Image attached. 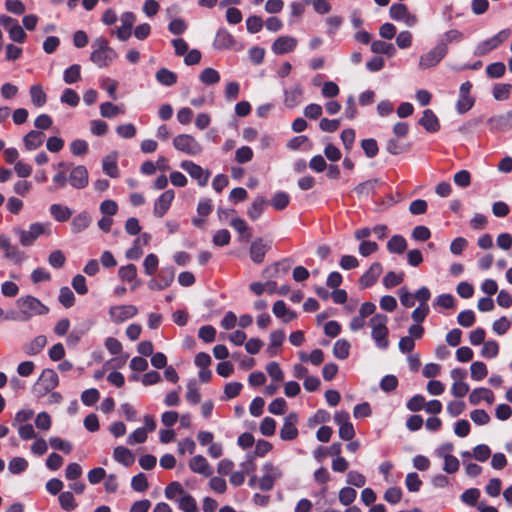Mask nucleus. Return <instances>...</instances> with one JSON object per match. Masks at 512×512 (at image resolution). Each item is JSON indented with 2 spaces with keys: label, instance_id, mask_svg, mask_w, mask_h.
Here are the masks:
<instances>
[{
  "label": "nucleus",
  "instance_id": "1",
  "mask_svg": "<svg viewBox=\"0 0 512 512\" xmlns=\"http://www.w3.org/2000/svg\"><path fill=\"white\" fill-rule=\"evenodd\" d=\"M18 311L12 312L6 319L15 321L26 322L32 317L46 315L49 312V308L44 305L39 299L33 296L20 297L16 301Z\"/></svg>",
  "mask_w": 512,
  "mask_h": 512
},
{
  "label": "nucleus",
  "instance_id": "2",
  "mask_svg": "<svg viewBox=\"0 0 512 512\" xmlns=\"http://www.w3.org/2000/svg\"><path fill=\"white\" fill-rule=\"evenodd\" d=\"M388 317L385 314H374L369 320L371 328V337L377 348L386 350L389 347V330L387 327Z\"/></svg>",
  "mask_w": 512,
  "mask_h": 512
},
{
  "label": "nucleus",
  "instance_id": "3",
  "mask_svg": "<svg viewBox=\"0 0 512 512\" xmlns=\"http://www.w3.org/2000/svg\"><path fill=\"white\" fill-rule=\"evenodd\" d=\"M93 51L90 60L100 68L109 66L116 58L117 53L109 46L108 41L97 38L92 44Z\"/></svg>",
  "mask_w": 512,
  "mask_h": 512
},
{
  "label": "nucleus",
  "instance_id": "4",
  "mask_svg": "<svg viewBox=\"0 0 512 512\" xmlns=\"http://www.w3.org/2000/svg\"><path fill=\"white\" fill-rule=\"evenodd\" d=\"M15 234L19 237V242L24 247L31 246L40 236L51 234L50 223L35 222L29 226L28 230L21 228L14 229Z\"/></svg>",
  "mask_w": 512,
  "mask_h": 512
},
{
  "label": "nucleus",
  "instance_id": "5",
  "mask_svg": "<svg viewBox=\"0 0 512 512\" xmlns=\"http://www.w3.org/2000/svg\"><path fill=\"white\" fill-rule=\"evenodd\" d=\"M452 41L451 38L442 40L435 48L420 57L419 67L427 69L437 65L447 53V44Z\"/></svg>",
  "mask_w": 512,
  "mask_h": 512
},
{
  "label": "nucleus",
  "instance_id": "6",
  "mask_svg": "<svg viewBox=\"0 0 512 512\" xmlns=\"http://www.w3.org/2000/svg\"><path fill=\"white\" fill-rule=\"evenodd\" d=\"M173 146L176 150L189 156H197L202 153V145L189 134H180L174 137Z\"/></svg>",
  "mask_w": 512,
  "mask_h": 512
},
{
  "label": "nucleus",
  "instance_id": "7",
  "mask_svg": "<svg viewBox=\"0 0 512 512\" xmlns=\"http://www.w3.org/2000/svg\"><path fill=\"white\" fill-rule=\"evenodd\" d=\"M58 385V376L52 369H44L33 387L37 396H43Z\"/></svg>",
  "mask_w": 512,
  "mask_h": 512
},
{
  "label": "nucleus",
  "instance_id": "8",
  "mask_svg": "<svg viewBox=\"0 0 512 512\" xmlns=\"http://www.w3.org/2000/svg\"><path fill=\"white\" fill-rule=\"evenodd\" d=\"M263 472L264 474L259 480V488L262 491H270L274 482L282 477V471L279 467L267 462L263 466Z\"/></svg>",
  "mask_w": 512,
  "mask_h": 512
},
{
  "label": "nucleus",
  "instance_id": "9",
  "mask_svg": "<svg viewBox=\"0 0 512 512\" xmlns=\"http://www.w3.org/2000/svg\"><path fill=\"white\" fill-rule=\"evenodd\" d=\"M390 17L395 21H401L406 24L407 27H413L417 22V17L408 11L405 4L394 3L389 9Z\"/></svg>",
  "mask_w": 512,
  "mask_h": 512
},
{
  "label": "nucleus",
  "instance_id": "10",
  "mask_svg": "<svg viewBox=\"0 0 512 512\" xmlns=\"http://www.w3.org/2000/svg\"><path fill=\"white\" fill-rule=\"evenodd\" d=\"M180 167L185 170L193 179L197 180L199 186L204 187L208 183L210 172L204 170L200 165L184 160L180 163Z\"/></svg>",
  "mask_w": 512,
  "mask_h": 512
},
{
  "label": "nucleus",
  "instance_id": "11",
  "mask_svg": "<svg viewBox=\"0 0 512 512\" xmlns=\"http://www.w3.org/2000/svg\"><path fill=\"white\" fill-rule=\"evenodd\" d=\"M487 125L492 132H505L512 129V111L491 116Z\"/></svg>",
  "mask_w": 512,
  "mask_h": 512
},
{
  "label": "nucleus",
  "instance_id": "12",
  "mask_svg": "<svg viewBox=\"0 0 512 512\" xmlns=\"http://www.w3.org/2000/svg\"><path fill=\"white\" fill-rule=\"evenodd\" d=\"M138 313V309L134 305H117L112 306L109 309V315L111 321L120 324L132 317H134Z\"/></svg>",
  "mask_w": 512,
  "mask_h": 512
},
{
  "label": "nucleus",
  "instance_id": "13",
  "mask_svg": "<svg viewBox=\"0 0 512 512\" xmlns=\"http://www.w3.org/2000/svg\"><path fill=\"white\" fill-rule=\"evenodd\" d=\"M298 422V416L296 413L291 412L284 418V423L280 429V438L285 441H290L298 436V429L296 424Z\"/></svg>",
  "mask_w": 512,
  "mask_h": 512
},
{
  "label": "nucleus",
  "instance_id": "14",
  "mask_svg": "<svg viewBox=\"0 0 512 512\" xmlns=\"http://www.w3.org/2000/svg\"><path fill=\"white\" fill-rule=\"evenodd\" d=\"M174 198L175 192L173 190L164 191L154 203V216L157 218H162L169 210Z\"/></svg>",
  "mask_w": 512,
  "mask_h": 512
},
{
  "label": "nucleus",
  "instance_id": "15",
  "mask_svg": "<svg viewBox=\"0 0 512 512\" xmlns=\"http://www.w3.org/2000/svg\"><path fill=\"white\" fill-rule=\"evenodd\" d=\"M213 46L219 50L230 49L238 51L243 48L242 43L234 38L231 34H215Z\"/></svg>",
  "mask_w": 512,
  "mask_h": 512
},
{
  "label": "nucleus",
  "instance_id": "16",
  "mask_svg": "<svg viewBox=\"0 0 512 512\" xmlns=\"http://www.w3.org/2000/svg\"><path fill=\"white\" fill-rule=\"evenodd\" d=\"M383 271L382 265L379 262H374L369 269L360 277V288H368L374 285Z\"/></svg>",
  "mask_w": 512,
  "mask_h": 512
},
{
  "label": "nucleus",
  "instance_id": "17",
  "mask_svg": "<svg viewBox=\"0 0 512 512\" xmlns=\"http://www.w3.org/2000/svg\"><path fill=\"white\" fill-rule=\"evenodd\" d=\"M270 246L266 243L262 238H256L250 245L249 255L251 260L260 264L264 261L266 252L269 250Z\"/></svg>",
  "mask_w": 512,
  "mask_h": 512
},
{
  "label": "nucleus",
  "instance_id": "18",
  "mask_svg": "<svg viewBox=\"0 0 512 512\" xmlns=\"http://www.w3.org/2000/svg\"><path fill=\"white\" fill-rule=\"evenodd\" d=\"M70 185L76 189H83L88 184V171L85 166L74 167L69 175Z\"/></svg>",
  "mask_w": 512,
  "mask_h": 512
},
{
  "label": "nucleus",
  "instance_id": "19",
  "mask_svg": "<svg viewBox=\"0 0 512 512\" xmlns=\"http://www.w3.org/2000/svg\"><path fill=\"white\" fill-rule=\"evenodd\" d=\"M189 468L205 477L212 475L213 470L207 460L202 455H196L189 461Z\"/></svg>",
  "mask_w": 512,
  "mask_h": 512
},
{
  "label": "nucleus",
  "instance_id": "20",
  "mask_svg": "<svg viewBox=\"0 0 512 512\" xmlns=\"http://www.w3.org/2000/svg\"><path fill=\"white\" fill-rule=\"evenodd\" d=\"M419 125L430 133H435L440 129L439 120L430 109L424 110L422 117L419 119Z\"/></svg>",
  "mask_w": 512,
  "mask_h": 512
},
{
  "label": "nucleus",
  "instance_id": "21",
  "mask_svg": "<svg viewBox=\"0 0 512 512\" xmlns=\"http://www.w3.org/2000/svg\"><path fill=\"white\" fill-rule=\"evenodd\" d=\"M45 140V134L38 130H32L23 138L24 147L28 151H34L42 146Z\"/></svg>",
  "mask_w": 512,
  "mask_h": 512
},
{
  "label": "nucleus",
  "instance_id": "22",
  "mask_svg": "<svg viewBox=\"0 0 512 512\" xmlns=\"http://www.w3.org/2000/svg\"><path fill=\"white\" fill-rule=\"evenodd\" d=\"M273 314L281 319L284 323H288L296 318V313L289 308H287L286 304L282 300H278L273 304L272 307Z\"/></svg>",
  "mask_w": 512,
  "mask_h": 512
},
{
  "label": "nucleus",
  "instance_id": "23",
  "mask_svg": "<svg viewBox=\"0 0 512 512\" xmlns=\"http://www.w3.org/2000/svg\"><path fill=\"white\" fill-rule=\"evenodd\" d=\"M296 40L290 36H281L275 40L272 49L276 54H284L292 51L296 46Z\"/></svg>",
  "mask_w": 512,
  "mask_h": 512
},
{
  "label": "nucleus",
  "instance_id": "24",
  "mask_svg": "<svg viewBox=\"0 0 512 512\" xmlns=\"http://www.w3.org/2000/svg\"><path fill=\"white\" fill-rule=\"evenodd\" d=\"M504 40L505 38H501L500 35H494L488 40L481 42L477 45L475 49V55L483 56L489 53L490 51L497 48Z\"/></svg>",
  "mask_w": 512,
  "mask_h": 512
},
{
  "label": "nucleus",
  "instance_id": "25",
  "mask_svg": "<svg viewBox=\"0 0 512 512\" xmlns=\"http://www.w3.org/2000/svg\"><path fill=\"white\" fill-rule=\"evenodd\" d=\"M481 400H485L488 404L494 402V394L487 388H476L469 395V401L473 405H478Z\"/></svg>",
  "mask_w": 512,
  "mask_h": 512
},
{
  "label": "nucleus",
  "instance_id": "26",
  "mask_svg": "<svg viewBox=\"0 0 512 512\" xmlns=\"http://www.w3.org/2000/svg\"><path fill=\"white\" fill-rule=\"evenodd\" d=\"M113 458L115 461L126 467L131 466L135 461L134 454L128 448L123 446H117L114 448Z\"/></svg>",
  "mask_w": 512,
  "mask_h": 512
},
{
  "label": "nucleus",
  "instance_id": "27",
  "mask_svg": "<svg viewBox=\"0 0 512 512\" xmlns=\"http://www.w3.org/2000/svg\"><path fill=\"white\" fill-rule=\"evenodd\" d=\"M91 224V217L88 212L83 211L76 215L71 222V229L73 233H80L87 229Z\"/></svg>",
  "mask_w": 512,
  "mask_h": 512
},
{
  "label": "nucleus",
  "instance_id": "28",
  "mask_svg": "<svg viewBox=\"0 0 512 512\" xmlns=\"http://www.w3.org/2000/svg\"><path fill=\"white\" fill-rule=\"evenodd\" d=\"M47 344V338L44 335L35 337L31 342L24 346V352L29 356L39 354Z\"/></svg>",
  "mask_w": 512,
  "mask_h": 512
},
{
  "label": "nucleus",
  "instance_id": "29",
  "mask_svg": "<svg viewBox=\"0 0 512 512\" xmlns=\"http://www.w3.org/2000/svg\"><path fill=\"white\" fill-rule=\"evenodd\" d=\"M378 185L377 179H369L358 184L353 192L357 195L358 198H367L370 194H372Z\"/></svg>",
  "mask_w": 512,
  "mask_h": 512
},
{
  "label": "nucleus",
  "instance_id": "30",
  "mask_svg": "<svg viewBox=\"0 0 512 512\" xmlns=\"http://www.w3.org/2000/svg\"><path fill=\"white\" fill-rule=\"evenodd\" d=\"M102 169L106 175L112 178H116L119 175V170L117 166V155L110 154L107 155L102 161Z\"/></svg>",
  "mask_w": 512,
  "mask_h": 512
},
{
  "label": "nucleus",
  "instance_id": "31",
  "mask_svg": "<svg viewBox=\"0 0 512 512\" xmlns=\"http://www.w3.org/2000/svg\"><path fill=\"white\" fill-rule=\"evenodd\" d=\"M49 210L52 217L59 222H65L72 216V210L61 204H52Z\"/></svg>",
  "mask_w": 512,
  "mask_h": 512
},
{
  "label": "nucleus",
  "instance_id": "32",
  "mask_svg": "<svg viewBox=\"0 0 512 512\" xmlns=\"http://www.w3.org/2000/svg\"><path fill=\"white\" fill-rule=\"evenodd\" d=\"M179 509L183 512H199L196 500L187 492L176 499Z\"/></svg>",
  "mask_w": 512,
  "mask_h": 512
},
{
  "label": "nucleus",
  "instance_id": "33",
  "mask_svg": "<svg viewBox=\"0 0 512 512\" xmlns=\"http://www.w3.org/2000/svg\"><path fill=\"white\" fill-rule=\"evenodd\" d=\"M407 248V242L401 235H394L387 242V249L390 253L401 254Z\"/></svg>",
  "mask_w": 512,
  "mask_h": 512
},
{
  "label": "nucleus",
  "instance_id": "34",
  "mask_svg": "<svg viewBox=\"0 0 512 512\" xmlns=\"http://www.w3.org/2000/svg\"><path fill=\"white\" fill-rule=\"evenodd\" d=\"M31 102L36 107H42L45 105L47 96L41 85H32L29 90Z\"/></svg>",
  "mask_w": 512,
  "mask_h": 512
},
{
  "label": "nucleus",
  "instance_id": "35",
  "mask_svg": "<svg viewBox=\"0 0 512 512\" xmlns=\"http://www.w3.org/2000/svg\"><path fill=\"white\" fill-rule=\"evenodd\" d=\"M302 96V89L299 85L294 86L291 89L285 90V105L288 108L295 107L299 102Z\"/></svg>",
  "mask_w": 512,
  "mask_h": 512
},
{
  "label": "nucleus",
  "instance_id": "36",
  "mask_svg": "<svg viewBox=\"0 0 512 512\" xmlns=\"http://www.w3.org/2000/svg\"><path fill=\"white\" fill-rule=\"evenodd\" d=\"M265 204L266 199L263 196H257L247 210V215L250 217V219H258L263 212Z\"/></svg>",
  "mask_w": 512,
  "mask_h": 512
},
{
  "label": "nucleus",
  "instance_id": "37",
  "mask_svg": "<svg viewBox=\"0 0 512 512\" xmlns=\"http://www.w3.org/2000/svg\"><path fill=\"white\" fill-rule=\"evenodd\" d=\"M124 112L125 110L122 106L114 105L111 102H104L100 105V114L105 118H114Z\"/></svg>",
  "mask_w": 512,
  "mask_h": 512
},
{
  "label": "nucleus",
  "instance_id": "38",
  "mask_svg": "<svg viewBox=\"0 0 512 512\" xmlns=\"http://www.w3.org/2000/svg\"><path fill=\"white\" fill-rule=\"evenodd\" d=\"M155 77L158 82L165 86H172L177 82V75L166 68L159 69Z\"/></svg>",
  "mask_w": 512,
  "mask_h": 512
},
{
  "label": "nucleus",
  "instance_id": "39",
  "mask_svg": "<svg viewBox=\"0 0 512 512\" xmlns=\"http://www.w3.org/2000/svg\"><path fill=\"white\" fill-rule=\"evenodd\" d=\"M230 226L234 228L238 233H240V239L243 241H248L251 237V233L249 232V228L246 222L239 217H235L231 220Z\"/></svg>",
  "mask_w": 512,
  "mask_h": 512
},
{
  "label": "nucleus",
  "instance_id": "40",
  "mask_svg": "<svg viewBox=\"0 0 512 512\" xmlns=\"http://www.w3.org/2000/svg\"><path fill=\"white\" fill-rule=\"evenodd\" d=\"M199 80L205 85H214L220 81V74L214 68H205L200 73Z\"/></svg>",
  "mask_w": 512,
  "mask_h": 512
},
{
  "label": "nucleus",
  "instance_id": "41",
  "mask_svg": "<svg viewBox=\"0 0 512 512\" xmlns=\"http://www.w3.org/2000/svg\"><path fill=\"white\" fill-rule=\"evenodd\" d=\"M350 343L345 339H339L333 347V354L336 358L344 360L349 356Z\"/></svg>",
  "mask_w": 512,
  "mask_h": 512
},
{
  "label": "nucleus",
  "instance_id": "42",
  "mask_svg": "<svg viewBox=\"0 0 512 512\" xmlns=\"http://www.w3.org/2000/svg\"><path fill=\"white\" fill-rule=\"evenodd\" d=\"M371 50L374 53H383L386 55H393L395 53V47L390 42L386 40H378L373 41L371 45Z\"/></svg>",
  "mask_w": 512,
  "mask_h": 512
},
{
  "label": "nucleus",
  "instance_id": "43",
  "mask_svg": "<svg viewBox=\"0 0 512 512\" xmlns=\"http://www.w3.org/2000/svg\"><path fill=\"white\" fill-rule=\"evenodd\" d=\"M0 25L7 30V32H24L18 20L7 15H0Z\"/></svg>",
  "mask_w": 512,
  "mask_h": 512
},
{
  "label": "nucleus",
  "instance_id": "44",
  "mask_svg": "<svg viewBox=\"0 0 512 512\" xmlns=\"http://www.w3.org/2000/svg\"><path fill=\"white\" fill-rule=\"evenodd\" d=\"M135 15L132 12H124L121 17V26L117 28L114 32H131L133 25L135 23Z\"/></svg>",
  "mask_w": 512,
  "mask_h": 512
},
{
  "label": "nucleus",
  "instance_id": "45",
  "mask_svg": "<svg viewBox=\"0 0 512 512\" xmlns=\"http://www.w3.org/2000/svg\"><path fill=\"white\" fill-rule=\"evenodd\" d=\"M512 85L508 83H498L493 88V97L498 101L509 98Z\"/></svg>",
  "mask_w": 512,
  "mask_h": 512
},
{
  "label": "nucleus",
  "instance_id": "46",
  "mask_svg": "<svg viewBox=\"0 0 512 512\" xmlns=\"http://www.w3.org/2000/svg\"><path fill=\"white\" fill-rule=\"evenodd\" d=\"M186 491H184L182 485L179 482H172L165 488V496L169 500H174L176 502V499L178 497L183 496Z\"/></svg>",
  "mask_w": 512,
  "mask_h": 512
},
{
  "label": "nucleus",
  "instance_id": "47",
  "mask_svg": "<svg viewBox=\"0 0 512 512\" xmlns=\"http://www.w3.org/2000/svg\"><path fill=\"white\" fill-rule=\"evenodd\" d=\"M80 69V65L78 64L71 65L67 68L63 75L65 83L73 84L78 82L81 79Z\"/></svg>",
  "mask_w": 512,
  "mask_h": 512
},
{
  "label": "nucleus",
  "instance_id": "48",
  "mask_svg": "<svg viewBox=\"0 0 512 512\" xmlns=\"http://www.w3.org/2000/svg\"><path fill=\"white\" fill-rule=\"evenodd\" d=\"M28 467V462L23 457H14L8 464V469L12 474H20Z\"/></svg>",
  "mask_w": 512,
  "mask_h": 512
},
{
  "label": "nucleus",
  "instance_id": "49",
  "mask_svg": "<svg viewBox=\"0 0 512 512\" xmlns=\"http://www.w3.org/2000/svg\"><path fill=\"white\" fill-rule=\"evenodd\" d=\"M474 98L470 95L459 94V99L456 103V109L459 114H464L469 111L474 105Z\"/></svg>",
  "mask_w": 512,
  "mask_h": 512
},
{
  "label": "nucleus",
  "instance_id": "50",
  "mask_svg": "<svg viewBox=\"0 0 512 512\" xmlns=\"http://www.w3.org/2000/svg\"><path fill=\"white\" fill-rule=\"evenodd\" d=\"M58 499H59V503H60L61 508L66 510V511H72L77 506L73 494L71 492H69V491L62 492L59 495Z\"/></svg>",
  "mask_w": 512,
  "mask_h": 512
},
{
  "label": "nucleus",
  "instance_id": "51",
  "mask_svg": "<svg viewBox=\"0 0 512 512\" xmlns=\"http://www.w3.org/2000/svg\"><path fill=\"white\" fill-rule=\"evenodd\" d=\"M471 377L477 381L484 379L487 376V367L485 363L476 361L471 364Z\"/></svg>",
  "mask_w": 512,
  "mask_h": 512
},
{
  "label": "nucleus",
  "instance_id": "52",
  "mask_svg": "<svg viewBox=\"0 0 512 512\" xmlns=\"http://www.w3.org/2000/svg\"><path fill=\"white\" fill-rule=\"evenodd\" d=\"M253 469L252 463H247L244 465V469L242 471L233 472L230 476V483L233 486H240L244 483L245 473H249L250 470Z\"/></svg>",
  "mask_w": 512,
  "mask_h": 512
},
{
  "label": "nucleus",
  "instance_id": "53",
  "mask_svg": "<svg viewBox=\"0 0 512 512\" xmlns=\"http://www.w3.org/2000/svg\"><path fill=\"white\" fill-rule=\"evenodd\" d=\"M289 195L285 192H277L273 195L271 204L276 210H283L289 204Z\"/></svg>",
  "mask_w": 512,
  "mask_h": 512
},
{
  "label": "nucleus",
  "instance_id": "54",
  "mask_svg": "<svg viewBox=\"0 0 512 512\" xmlns=\"http://www.w3.org/2000/svg\"><path fill=\"white\" fill-rule=\"evenodd\" d=\"M75 296L69 287H62L59 293V302L66 308L74 305Z\"/></svg>",
  "mask_w": 512,
  "mask_h": 512
},
{
  "label": "nucleus",
  "instance_id": "55",
  "mask_svg": "<svg viewBox=\"0 0 512 512\" xmlns=\"http://www.w3.org/2000/svg\"><path fill=\"white\" fill-rule=\"evenodd\" d=\"M506 67L502 62H495L486 67V73L490 78H500L505 74Z\"/></svg>",
  "mask_w": 512,
  "mask_h": 512
},
{
  "label": "nucleus",
  "instance_id": "56",
  "mask_svg": "<svg viewBox=\"0 0 512 512\" xmlns=\"http://www.w3.org/2000/svg\"><path fill=\"white\" fill-rule=\"evenodd\" d=\"M186 399L192 404H198L201 400V395L198 391L196 380H192L187 385Z\"/></svg>",
  "mask_w": 512,
  "mask_h": 512
},
{
  "label": "nucleus",
  "instance_id": "57",
  "mask_svg": "<svg viewBox=\"0 0 512 512\" xmlns=\"http://www.w3.org/2000/svg\"><path fill=\"white\" fill-rule=\"evenodd\" d=\"M158 263V257L155 254H148L143 262L145 273L147 275H153L157 271Z\"/></svg>",
  "mask_w": 512,
  "mask_h": 512
},
{
  "label": "nucleus",
  "instance_id": "58",
  "mask_svg": "<svg viewBox=\"0 0 512 512\" xmlns=\"http://www.w3.org/2000/svg\"><path fill=\"white\" fill-rule=\"evenodd\" d=\"M136 276H137V268L133 264L123 266L119 269V277L123 281L131 282V281L135 280Z\"/></svg>",
  "mask_w": 512,
  "mask_h": 512
},
{
  "label": "nucleus",
  "instance_id": "59",
  "mask_svg": "<svg viewBox=\"0 0 512 512\" xmlns=\"http://www.w3.org/2000/svg\"><path fill=\"white\" fill-rule=\"evenodd\" d=\"M499 346L496 341H487L483 344L481 355L485 358H494L498 355Z\"/></svg>",
  "mask_w": 512,
  "mask_h": 512
},
{
  "label": "nucleus",
  "instance_id": "60",
  "mask_svg": "<svg viewBox=\"0 0 512 512\" xmlns=\"http://www.w3.org/2000/svg\"><path fill=\"white\" fill-rule=\"evenodd\" d=\"M403 273L396 274L393 271L388 272L383 278V285L386 288H392L399 285L403 281Z\"/></svg>",
  "mask_w": 512,
  "mask_h": 512
},
{
  "label": "nucleus",
  "instance_id": "61",
  "mask_svg": "<svg viewBox=\"0 0 512 512\" xmlns=\"http://www.w3.org/2000/svg\"><path fill=\"white\" fill-rule=\"evenodd\" d=\"M357 492L351 487H344L339 491V501L343 505L351 504L356 498Z\"/></svg>",
  "mask_w": 512,
  "mask_h": 512
},
{
  "label": "nucleus",
  "instance_id": "62",
  "mask_svg": "<svg viewBox=\"0 0 512 512\" xmlns=\"http://www.w3.org/2000/svg\"><path fill=\"white\" fill-rule=\"evenodd\" d=\"M361 146L368 158H373L378 153V145L375 139H364Z\"/></svg>",
  "mask_w": 512,
  "mask_h": 512
},
{
  "label": "nucleus",
  "instance_id": "63",
  "mask_svg": "<svg viewBox=\"0 0 512 512\" xmlns=\"http://www.w3.org/2000/svg\"><path fill=\"white\" fill-rule=\"evenodd\" d=\"M99 209L104 216L111 217L117 213L118 205L114 200L107 199L100 204Z\"/></svg>",
  "mask_w": 512,
  "mask_h": 512
},
{
  "label": "nucleus",
  "instance_id": "64",
  "mask_svg": "<svg viewBox=\"0 0 512 512\" xmlns=\"http://www.w3.org/2000/svg\"><path fill=\"white\" fill-rule=\"evenodd\" d=\"M286 407L287 403L285 399L280 397L276 398L269 404L268 411L274 415H282L285 413Z\"/></svg>",
  "mask_w": 512,
  "mask_h": 512
}]
</instances>
